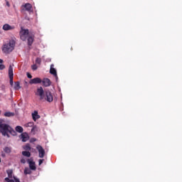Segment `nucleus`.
<instances>
[{"instance_id": "obj_24", "label": "nucleus", "mask_w": 182, "mask_h": 182, "mask_svg": "<svg viewBox=\"0 0 182 182\" xmlns=\"http://www.w3.org/2000/svg\"><path fill=\"white\" fill-rule=\"evenodd\" d=\"M26 127H33V122H28L26 124Z\"/></svg>"}, {"instance_id": "obj_4", "label": "nucleus", "mask_w": 182, "mask_h": 182, "mask_svg": "<svg viewBox=\"0 0 182 182\" xmlns=\"http://www.w3.org/2000/svg\"><path fill=\"white\" fill-rule=\"evenodd\" d=\"M29 30L24 29L23 27L21 28L20 38L21 41H26L29 36Z\"/></svg>"}, {"instance_id": "obj_27", "label": "nucleus", "mask_w": 182, "mask_h": 182, "mask_svg": "<svg viewBox=\"0 0 182 182\" xmlns=\"http://www.w3.org/2000/svg\"><path fill=\"white\" fill-rule=\"evenodd\" d=\"M31 69H32L33 70H36L38 69V66L34 64V65H33L31 66Z\"/></svg>"}, {"instance_id": "obj_21", "label": "nucleus", "mask_w": 182, "mask_h": 182, "mask_svg": "<svg viewBox=\"0 0 182 182\" xmlns=\"http://www.w3.org/2000/svg\"><path fill=\"white\" fill-rule=\"evenodd\" d=\"M23 149L26 150V151H30L31 145H29V144H27L26 146H23Z\"/></svg>"}, {"instance_id": "obj_6", "label": "nucleus", "mask_w": 182, "mask_h": 182, "mask_svg": "<svg viewBox=\"0 0 182 182\" xmlns=\"http://www.w3.org/2000/svg\"><path fill=\"white\" fill-rule=\"evenodd\" d=\"M36 149L38 151V157H40V159H43V157H45V149L41 145H38Z\"/></svg>"}, {"instance_id": "obj_14", "label": "nucleus", "mask_w": 182, "mask_h": 182, "mask_svg": "<svg viewBox=\"0 0 182 182\" xmlns=\"http://www.w3.org/2000/svg\"><path fill=\"white\" fill-rule=\"evenodd\" d=\"M53 66V64L50 65V73L51 75H53V76H56V75H58V73L56 72V69H55Z\"/></svg>"}, {"instance_id": "obj_5", "label": "nucleus", "mask_w": 182, "mask_h": 182, "mask_svg": "<svg viewBox=\"0 0 182 182\" xmlns=\"http://www.w3.org/2000/svg\"><path fill=\"white\" fill-rule=\"evenodd\" d=\"M9 76L10 79V85L11 86H14V68H12V65H9Z\"/></svg>"}, {"instance_id": "obj_1", "label": "nucleus", "mask_w": 182, "mask_h": 182, "mask_svg": "<svg viewBox=\"0 0 182 182\" xmlns=\"http://www.w3.org/2000/svg\"><path fill=\"white\" fill-rule=\"evenodd\" d=\"M5 120L0 119V133L2 136H7L9 139V134L11 136H16V132L11 126L7 124L4 123Z\"/></svg>"}, {"instance_id": "obj_11", "label": "nucleus", "mask_w": 182, "mask_h": 182, "mask_svg": "<svg viewBox=\"0 0 182 182\" xmlns=\"http://www.w3.org/2000/svg\"><path fill=\"white\" fill-rule=\"evenodd\" d=\"M27 12H32V4L27 3L23 6Z\"/></svg>"}, {"instance_id": "obj_17", "label": "nucleus", "mask_w": 182, "mask_h": 182, "mask_svg": "<svg viewBox=\"0 0 182 182\" xmlns=\"http://www.w3.org/2000/svg\"><path fill=\"white\" fill-rule=\"evenodd\" d=\"M6 173L8 174L9 178H12L13 174H14V171H12V169H9L6 171Z\"/></svg>"}, {"instance_id": "obj_30", "label": "nucleus", "mask_w": 182, "mask_h": 182, "mask_svg": "<svg viewBox=\"0 0 182 182\" xmlns=\"http://www.w3.org/2000/svg\"><path fill=\"white\" fill-rule=\"evenodd\" d=\"M14 182H21V181H19V178L14 176Z\"/></svg>"}, {"instance_id": "obj_3", "label": "nucleus", "mask_w": 182, "mask_h": 182, "mask_svg": "<svg viewBox=\"0 0 182 182\" xmlns=\"http://www.w3.org/2000/svg\"><path fill=\"white\" fill-rule=\"evenodd\" d=\"M15 45L16 42L13 39L10 40L9 43H4L1 47L3 53H6V55L11 53V52L15 49Z\"/></svg>"}, {"instance_id": "obj_19", "label": "nucleus", "mask_w": 182, "mask_h": 182, "mask_svg": "<svg viewBox=\"0 0 182 182\" xmlns=\"http://www.w3.org/2000/svg\"><path fill=\"white\" fill-rule=\"evenodd\" d=\"M15 130L18 133H22V132H23V128H22V127H21V126H17V127H16Z\"/></svg>"}, {"instance_id": "obj_26", "label": "nucleus", "mask_w": 182, "mask_h": 182, "mask_svg": "<svg viewBox=\"0 0 182 182\" xmlns=\"http://www.w3.org/2000/svg\"><path fill=\"white\" fill-rule=\"evenodd\" d=\"M4 151L5 153H11V149H9V147H6Z\"/></svg>"}, {"instance_id": "obj_23", "label": "nucleus", "mask_w": 182, "mask_h": 182, "mask_svg": "<svg viewBox=\"0 0 182 182\" xmlns=\"http://www.w3.org/2000/svg\"><path fill=\"white\" fill-rule=\"evenodd\" d=\"M41 63H42V60L39 58H37L36 60V63H37V65H41Z\"/></svg>"}, {"instance_id": "obj_20", "label": "nucleus", "mask_w": 182, "mask_h": 182, "mask_svg": "<svg viewBox=\"0 0 182 182\" xmlns=\"http://www.w3.org/2000/svg\"><path fill=\"white\" fill-rule=\"evenodd\" d=\"M22 154L25 157H31V152H29V151H22Z\"/></svg>"}, {"instance_id": "obj_7", "label": "nucleus", "mask_w": 182, "mask_h": 182, "mask_svg": "<svg viewBox=\"0 0 182 182\" xmlns=\"http://www.w3.org/2000/svg\"><path fill=\"white\" fill-rule=\"evenodd\" d=\"M39 83H42V79H41L40 77H35L30 80L29 81L30 85H38Z\"/></svg>"}, {"instance_id": "obj_13", "label": "nucleus", "mask_w": 182, "mask_h": 182, "mask_svg": "<svg viewBox=\"0 0 182 182\" xmlns=\"http://www.w3.org/2000/svg\"><path fill=\"white\" fill-rule=\"evenodd\" d=\"M27 41H28V46H31L32 43H33V36L30 35L29 36H28L27 37Z\"/></svg>"}, {"instance_id": "obj_22", "label": "nucleus", "mask_w": 182, "mask_h": 182, "mask_svg": "<svg viewBox=\"0 0 182 182\" xmlns=\"http://www.w3.org/2000/svg\"><path fill=\"white\" fill-rule=\"evenodd\" d=\"M31 173H32V171L31 169H29V168H25L24 174H31Z\"/></svg>"}, {"instance_id": "obj_25", "label": "nucleus", "mask_w": 182, "mask_h": 182, "mask_svg": "<svg viewBox=\"0 0 182 182\" xmlns=\"http://www.w3.org/2000/svg\"><path fill=\"white\" fill-rule=\"evenodd\" d=\"M5 181L7 182H15L14 179H11L10 178H5Z\"/></svg>"}, {"instance_id": "obj_16", "label": "nucleus", "mask_w": 182, "mask_h": 182, "mask_svg": "<svg viewBox=\"0 0 182 182\" xmlns=\"http://www.w3.org/2000/svg\"><path fill=\"white\" fill-rule=\"evenodd\" d=\"M5 117H14L15 116L14 112H6L4 113Z\"/></svg>"}, {"instance_id": "obj_12", "label": "nucleus", "mask_w": 182, "mask_h": 182, "mask_svg": "<svg viewBox=\"0 0 182 182\" xmlns=\"http://www.w3.org/2000/svg\"><path fill=\"white\" fill-rule=\"evenodd\" d=\"M32 117L33 120H34V122H36L38 119L41 118V116H39V114H38V111H34V112L32 113Z\"/></svg>"}, {"instance_id": "obj_31", "label": "nucleus", "mask_w": 182, "mask_h": 182, "mask_svg": "<svg viewBox=\"0 0 182 182\" xmlns=\"http://www.w3.org/2000/svg\"><path fill=\"white\" fill-rule=\"evenodd\" d=\"M27 77H28V79H32V75H31L29 73H27Z\"/></svg>"}, {"instance_id": "obj_18", "label": "nucleus", "mask_w": 182, "mask_h": 182, "mask_svg": "<svg viewBox=\"0 0 182 182\" xmlns=\"http://www.w3.org/2000/svg\"><path fill=\"white\" fill-rule=\"evenodd\" d=\"M15 90H19L21 89V83L19 82H16L14 84Z\"/></svg>"}, {"instance_id": "obj_15", "label": "nucleus", "mask_w": 182, "mask_h": 182, "mask_svg": "<svg viewBox=\"0 0 182 182\" xmlns=\"http://www.w3.org/2000/svg\"><path fill=\"white\" fill-rule=\"evenodd\" d=\"M4 31H11L12 30V26H11L9 24L6 23L3 26Z\"/></svg>"}, {"instance_id": "obj_36", "label": "nucleus", "mask_w": 182, "mask_h": 182, "mask_svg": "<svg viewBox=\"0 0 182 182\" xmlns=\"http://www.w3.org/2000/svg\"><path fill=\"white\" fill-rule=\"evenodd\" d=\"M33 141H36V139H33Z\"/></svg>"}, {"instance_id": "obj_29", "label": "nucleus", "mask_w": 182, "mask_h": 182, "mask_svg": "<svg viewBox=\"0 0 182 182\" xmlns=\"http://www.w3.org/2000/svg\"><path fill=\"white\" fill-rule=\"evenodd\" d=\"M21 163H22L23 164H25V163H26V159L22 158V159H21Z\"/></svg>"}, {"instance_id": "obj_9", "label": "nucleus", "mask_w": 182, "mask_h": 182, "mask_svg": "<svg viewBox=\"0 0 182 182\" xmlns=\"http://www.w3.org/2000/svg\"><path fill=\"white\" fill-rule=\"evenodd\" d=\"M41 83H43L45 87H49V86H50L52 82H50V80H49V78H44L41 81Z\"/></svg>"}, {"instance_id": "obj_37", "label": "nucleus", "mask_w": 182, "mask_h": 182, "mask_svg": "<svg viewBox=\"0 0 182 182\" xmlns=\"http://www.w3.org/2000/svg\"><path fill=\"white\" fill-rule=\"evenodd\" d=\"M0 163H1V158H0Z\"/></svg>"}, {"instance_id": "obj_10", "label": "nucleus", "mask_w": 182, "mask_h": 182, "mask_svg": "<svg viewBox=\"0 0 182 182\" xmlns=\"http://www.w3.org/2000/svg\"><path fill=\"white\" fill-rule=\"evenodd\" d=\"M21 139L23 142L28 141L29 140V136L26 133H23L21 134Z\"/></svg>"}, {"instance_id": "obj_38", "label": "nucleus", "mask_w": 182, "mask_h": 182, "mask_svg": "<svg viewBox=\"0 0 182 182\" xmlns=\"http://www.w3.org/2000/svg\"><path fill=\"white\" fill-rule=\"evenodd\" d=\"M0 113H1V111H0Z\"/></svg>"}, {"instance_id": "obj_2", "label": "nucleus", "mask_w": 182, "mask_h": 182, "mask_svg": "<svg viewBox=\"0 0 182 182\" xmlns=\"http://www.w3.org/2000/svg\"><path fill=\"white\" fill-rule=\"evenodd\" d=\"M36 95V96H39L40 100H43V102L46 101L48 102V103L53 102V95H52V92H50V91H43L42 87L37 88Z\"/></svg>"}, {"instance_id": "obj_34", "label": "nucleus", "mask_w": 182, "mask_h": 182, "mask_svg": "<svg viewBox=\"0 0 182 182\" xmlns=\"http://www.w3.org/2000/svg\"><path fill=\"white\" fill-rule=\"evenodd\" d=\"M54 76H55V80H56V82H58V74H56V75H54Z\"/></svg>"}, {"instance_id": "obj_32", "label": "nucleus", "mask_w": 182, "mask_h": 182, "mask_svg": "<svg viewBox=\"0 0 182 182\" xmlns=\"http://www.w3.org/2000/svg\"><path fill=\"white\" fill-rule=\"evenodd\" d=\"M43 163V159H39L38 166H41Z\"/></svg>"}, {"instance_id": "obj_33", "label": "nucleus", "mask_w": 182, "mask_h": 182, "mask_svg": "<svg viewBox=\"0 0 182 182\" xmlns=\"http://www.w3.org/2000/svg\"><path fill=\"white\" fill-rule=\"evenodd\" d=\"M36 129H37L36 126H33V128H32V129H31V132H35V131H36Z\"/></svg>"}, {"instance_id": "obj_8", "label": "nucleus", "mask_w": 182, "mask_h": 182, "mask_svg": "<svg viewBox=\"0 0 182 182\" xmlns=\"http://www.w3.org/2000/svg\"><path fill=\"white\" fill-rule=\"evenodd\" d=\"M27 162L29 164L30 170H33V171L36 170V166H35V161H33V159L32 158H31L30 159H28Z\"/></svg>"}, {"instance_id": "obj_35", "label": "nucleus", "mask_w": 182, "mask_h": 182, "mask_svg": "<svg viewBox=\"0 0 182 182\" xmlns=\"http://www.w3.org/2000/svg\"><path fill=\"white\" fill-rule=\"evenodd\" d=\"M0 63H4V60L0 58Z\"/></svg>"}, {"instance_id": "obj_28", "label": "nucleus", "mask_w": 182, "mask_h": 182, "mask_svg": "<svg viewBox=\"0 0 182 182\" xmlns=\"http://www.w3.org/2000/svg\"><path fill=\"white\" fill-rule=\"evenodd\" d=\"M4 69H5V65L3 64L0 65V70H4Z\"/></svg>"}]
</instances>
